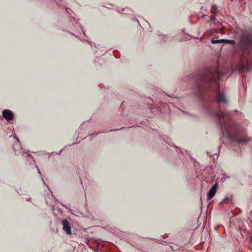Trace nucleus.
I'll list each match as a JSON object with an SVG mask.
<instances>
[{"mask_svg":"<svg viewBox=\"0 0 252 252\" xmlns=\"http://www.w3.org/2000/svg\"><path fill=\"white\" fill-rule=\"evenodd\" d=\"M215 116L220 123L221 121L223 122V129L221 126V130L223 133L225 132L228 139L244 144H247L251 141V138L247 136L242 137L238 135L236 130V126H233L231 122L228 112L220 110V113L215 114Z\"/></svg>","mask_w":252,"mask_h":252,"instance_id":"obj_1","label":"nucleus"},{"mask_svg":"<svg viewBox=\"0 0 252 252\" xmlns=\"http://www.w3.org/2000/svg\"><path fill=\"white\" fill-rule=\"evenodd\" d=\"M217 77H219V73L216 69L208 68L197 77V81H216Z\"/></svg>","mask_w":252,"mask_h":252,"instance_id":"obj_2","label":"nucleus"},{"mask_svg":"<svg viewBox=\"0 0 252 252\" xmlns=\"http://www.w3.org/2000/svg\"><path fill=\"white\" fill-rule=\"evenodd\" d=\"M239 46L243 50H249L252 46V30H250L241 36Z\"/></svg>","mask_w":252,"mask_h":252,"instance_id":"obj_3","label":"nucleus"},{"mask_svg":"<svg viewBox=\"0 0 252 252\" xmlns=\"http://www.w3.org/2000/svg\"><path fill=\"white\" fill-rule=\"evenodd\" d=\"M218 188V183H216L207 193V200H211L215 195Z\"/></svg>","mask_w":252,"mask_h":252,"instance_id":"obj_4","label":"nucleus"},{"mask_svg":"<svg viewBox=\"0 0 252 252\" xmlns=\"http://www.w3.org/2000/svg\"><path fill=\"white\" fill-rule=\"evenodd\" d=\"M216 99L218 103H220L221 102L225 104L227 103L226 97L222 93L220 92L217 93Z\"/></svg>","mask_w":252,"mask_h":252,"instance_id":"obj_5","label":"nucleus"},{"mask_svg":"<svg viewBox=\"0 0 252 252\" xmlns=\"http://www.w3.org/2000/svg\"><path fill=\"white\" fill-rule=\"evenodd\" d=\"M2 116L8 121L13 120L14 115L10 110L6 109L2 111Z\"/></svg>","mask_w":252,"mask_h":252,"instance_id":"obj_6","label":"nucleus"},{"mask_svg":"<svg viewBox=\"0 0 252 252\" xmlns=\"http://www.w3.org/2000/svg\"><path fill=\"white\" fill-rule=\"evenodd\" d=\"M62 224L63 230L65 231L67 234L70 235L71 234V231L69 223L65 220L62 221Z\"/></svg>","mask_w":252,"mask_h":252,"instance_id":"obj_7","label":"nucleus"},{"mask_svg":"<svg viewBox=\"0 0 252 252\" xmlns=\"http://www.w3.org/2000/svg\"><path fill=\"white\" fill-rule=\"evenodd\" d=\"M211 42L213 44H218V43L220 44V43H231L232 42H233V41L228 40V39H212L211 40Z\"/></svg>","mask_w":252,"mask_h":252,"instance_id":"obj_8","label":"nucleus"},{"mask_svg":"<svg viewBox=\"0 0 252 252\" xmlns=\"http://www.w3.org/2000/svg\"><path fill=\"white\" fill-rule=\"evenodd\" d=\"M244 69H245L244 65H243V64H240L237 67L236 70H238L240 72H242V71L244 70Z\"/></svg>","mask_w":252,"mask_h":252,"instance_id":"obj_9","label":"nucleus"},{"mask_svg":"<svg viewBox=\"0 0 252 252\" xmlns=\"http://www.w3.org/2000/svg\"><path fill=\"white\" fill-rule=\"evenodd\" d=\"M26 154V157H27V158H28V159H31L32 161L34 163V160H33V157L30 154H27V153H25Z\"/></svg>","mask_w":252,"mask_h":252,"instance_id":"obj_10","label":"nucleus"},{"mask_svg":"<svg viewBox=\"0 0 252 252\" xmlns=\"http://www.w3.org/2000/svg\"><path fill=\"white\" fill-rule=\"evenodd\" d=\"M36 167L37 169V171H38V173L40 175H41V172L40 171V170L38 169V167L37 166H36Z\"/></svg>","mask_w":252,"mask_h":252,"instance_id":"obj_11","label":"nucleus"},{"mask_svg":"<svg viewBox=\"0 0 252 252\" xmlns=\"http://www.w3.org/2000/svg\"><path fill=\"white\" fill-rule=\"evenodd\" d=\"M214 19V16H212L210 19V22H212V21Z\"/></svg>","mask_w":252,"mask_h":252,"instance_id":"obj_12","label":"nucleus"},{"mask_svg":"<svg viewBox=\"0 0 252 252\" xmlns=\"http://www.w3.org/2000/svg\"><path fill=\"white\" fill-rule=\"evenodd\" d=\"M42 181H43V183H44V184L46 186H47V187L48 188H49L48 186L46 185V184L45 183V182H44V181H43V178H42Z\"/></svg>","mask_w":252,"mask_h":252,"instance_id":"obj_13","label":"nucleus"},{"mask_svg":"<svg viewBox=\"0 0 252 252\" xmlns=\"http://www.w3.org/2000/svg\"><path fill=\"white\" fill-rule=\"evenodd\" d=\"M196 85H197L198 86H199V82H196Z\"/></svg>","mask_w":252,"mask_h":252,"instance_id":"obj_14","label":"nucleus"},{"mask_svg":"<svg viewBox=\"0 0 252 252\" xmlns=\"http://www.w3.org/2000/svg\"><path fill=\"white\" fill-rule=\"evenodd\" d=\"M13 137L15 138L16 137L15 134H13Z\"/></svg>","mask_w":252,"mask_h":252,"instance_id":"obj_15","label":"nucleus"},{"mask_svg":"<svg viewBox=\"0 0 252 252\" xmlns=\"http://www.w3.org/2000/svg\"><path fill=\"white\" fill-rule=\"evenodd\" d=\"M16 140H17V142H19V141L18 140V138H17V139H16Z\"/></svg>","mask_w":252,"mask_h":252,"instance_id":"obj_16","label":"nucleus"}]
</instances>
